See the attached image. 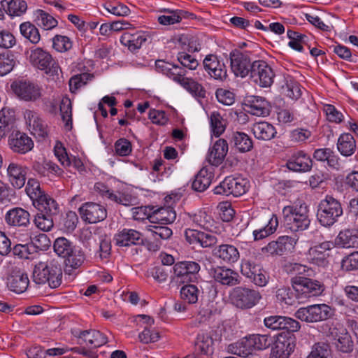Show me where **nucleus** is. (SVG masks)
<instances>
[{
  "mask_svg": "<svg viewBox=\"0 0 358 358\" xmlns=\"http://www.w3.org/2000/svg\"><path fill=\"white\" fill-rule=\"evenodd\" d=\"M27 59L29 63L35 68L43 71L50 76L58 75L60 67L50 52L42 48H31Z\"/></svg>",
  "mask_w": 358,
  "mask_h": 358,
  "instance_id": "39448f33",
  "label": "nucleus"
},
{
  "mask_svg": "<svg viewBox=\"0 0 358 358\" xmlns=\"http://www.w3.org/2000/svg\"><path fill=\"white\" fill-rule=\"evenodd\" d=\"M213 276L217 282L229 287L236 286L241 283L239 274L224 266H218L213 271Z\"/></svg>",
  "mask_w": 358,
  "mask_h": 358,
  "instance_id": "cd10ccee",
  "label": "nucleus"
},
{
  "mask_svg": "<svg viewBox=\"0 0 358 358\" xmlns=\"http://www.w3.org/2000/svg\"><path fill=\"white\" fill-rule=\"evenodd\" d=\"M147 229L156 240H167L173 234L172 230L166 224H156L148 225Z\"/></svg>",
  "mask_w": 358,
  "mask_h": 358,
  "instance_id": "864d4df0",
  "label": "nucleus"
},
{
  "mask_svg": "<svg viewBox=\"0 0 358 358\" xmlns=\"http://www.w3.org/2000/svg\"><path fill=\"white\" fill-rule=\"evenodd\" d=\"M15 121L13 110L3 108L0 110V140L13 128Z\"/></svg>",
  "mask_w": 358,
  "mask_h": 358,
  "instance_id": "ea45409f",
  "label": "nucleus"
},
{
  "mask_svg": "<svg viewBox=\"0 0 358 358\" xmlns=\"http://www.w3.org/2000/svg\"><path fill=\"white\" fill-rule=\"evenodd\" d=\"M52 47L57 52H63L72 48V42L70 38L66 36L56 35L52 38Z\"/></svg>",
  "mask_w": 358,
  "mask_h": 358,
  "instance_id": "0e129e2a",
  "label": "nucleus"
},
{
  "mask_svg": "<svg viewBox=\"0 0 358 358\" xmlns=\"http://www.w3.org/2000/svg\"><path fill=\"white\" fill-rule=\"evenodd\" d=\"M214 257L220 259L224 262L231 264L238 261L240 255L238 249L229 244H222L213 250Z\"/></svg>",
  "mask_w": 358,
  "mask_h": 358,
  "instance_id": "2f4dec72",
  "label": "nucleus"
},
{
  "mask_svg": "<svg viewBox=\"0 0 358 358\" xmlns=\"http://www.w3.org/2000/svg\"><path fill=\"white\" fill-rule=\"evenodd\" d=\"M262 267L250 259H243L241 264V273L250 280L256 276V273L261 271Z\"/></svg>",
  "mask_w": 358,
  "mask_h": 358,
  "instance_id": "4d7b16f0",
  "label": "nucleus"
},
{
  "mask_svg": "<svg viewBox=\"0 0 358 358\" xmlns=\"http://www.w3.org/2000/svg\"><path fill=\"white\" fill-rule=\"evenodd\" d=\"M341 268L345 271L358 270V251L350 254L342 259Z\"/></svg>",
  "mask_w": 358,
  "mask_h": 358,
  "instance_id": "338daca9",
  "label": "nucleus"
},
{
  "mask_svg": "<svg viewBox=\"0 0 358 358\" xmlns=\"http://www.w3.org/2000/svg\"><path fill=\"white\" fill-rule=\"evenodd\" d=\"M230 299L236 307L241 309H250L259 303L262 295L259 291L254 289L236 287L233 289Z\"/></svg>",
  "mask_w": 358,
  "mask_h": 358,
  "instance_id": "1a4fd4ad",
  "label": "nucleus"
},
{
  "mask_svg": "<svg viewBox=\"0 0 358 358\" xmlns=\"http://www.w3.org/2000/svg\"><path fill=\"white\" fill-rule=\"evenodd\" d=\"M333 315L332 308L327 304L320 303L299 308L294 316L302 322L315 323L327 320Z\"/></svg>",
  "mask_w": 358,
  "mask_h": 358,
  "instance_id": "423d86ee",
  "label": "nucleus"
},
{
  "mask_svg": "<svg viewBox=\"0 0 358 358\" xmlns=\"http://www.w3.org/2000/svg\"><path fill=\"white\" fill-rule=\"evenodd\" d=\"M343 209L341 201L331 195H326L318 203L316 217L320 224L330 228L343 215Z\"/></svg>",
  "mask_w": 358,
  "mask_h": 358,
  "instance_id": "7ed1b4c3",
  "label": "nucleus"
},
{
  "mask_svg": "<svg viewBox=\"0 0 358 358\" xmlns=\"http://www.w3.org/2000/svg\"><path fill=\"white\" fill-rule=\"evenodd\" d=\"M278 226V218L275 215H273L265 227L253 231L254 239L255 241L262 240L273 234L276 231Z\"/></svg>",
  "mask_w": 358,
  "mask_h": 358,
  "instance_id": "de8ad7c7",
  "label": "nucleus"
},
{
  "mask_svg": "<svg viewBox=\"0 0 358 358\" xmlns=\"http://www.w3.org/2000/svg\"><path fill=\"white\" fill-rule=\"evenodd\" d=\"M8 146L15 153L26 154L34 148V142L25 133L13 131L8 137Z\"/></svg>",
  "mask_w": 358,
  "mask_h": 358,
  "instance_id": "aec40b11",
  "label": "nucleus"
},
{
  "mask_svg": "<svg viewBox=\"0 0 358 358\" xmlns=\"http://www.w3.org/2000/svg\"><path fill=\"white\" fill-rule=\"evenodd\" d=\"M177 59L184 69L194 70L199 66L198 61L185 52H179L177 55Z\"/></svg>",
  "mask_w": 358,
  "mask_h": 358,
  "instance_id": "e2e57ef3",
  "label": "nucleus"
},
{
  "mask_svg": "<svg viewBox=\"0 0 358 358\" xmlns=\"http://www.w3.org/2000/svg\"><path fill=\"white\" fill-rule=\"evenodd\" d=\"M288 169L295 172H308L313 166V160L304 151L294 152L286 163Z\"/></svg>",
  "mask_w": 358,
  "mask_h": 358,
  "instance_id": "4be33fe9",
  "label": "nucleus"
},
{
  "mask_svg": "<svg viewBox=\"0 0 358 358\" xmlns=\"http://www.w3.org/2000/svg\"><path fill=\"white\" fill-rule=\"evenodd\" d=\"M113 240L115 245L120 247H129L143 243L142 234L132 229H123L119 231L114 236Z\"/></svg>",
  "mask_w": 358,
  "mask_h": 358,
  "instance_id": "bb28decb",
  "label": "nucleus"
},
{
  "mask_svg": "<svg viewBox=\"0 0 358 358\" xmlns=\"http://www.w3.org/2000/svg\"><path fill=\"white\" fill-rule=\"evenodd\" d=\"M34 206L38 210V212L50 215L57 216L59 211L58 203L48 194L43 196L39 201H35Z\"/></svg>",
  "mask_w": 358,
  "mask_h": 358,
  "instance_id": "58836bf2",
  "label": "nucleus"
},
{
  "mask_svg": "<svg viewBox=\"0 0 358 358\" xmlns=\"http://www.w3.org/2000/svg\"><path fill=\"white\" fill-rule=\"evenodd\" d=\"M275 296L278 300L289 306L295 304L297 299H300L299 296L295 291L293 292L290 287L285 286L278 288Z\"/></svg>",
  "mask_w": 358,
  "mask_h": 358,
  "instance_id": "8fccbe9b",
  "label": "nucleus"
},
{
  "mask_svg": "<svg viewBox=\"0 0 358 358\" xmlns=\"http://www.w3.org/2000/svg\"><path fill=\"white\" fill-rule=\"evenodd\" d=\"M32 280L37 285L48 283L51 288H57L62 283V271L55 259L40 261L33 270Z\"/></svg>",
  "mask_w": 358,
  "mask_h": 358,
  "instance_id": "f03ea898",
  "label": "nucleus"
},
{
  "mask_svg": "<svg viewBox=\"0 0 358 358\" xmlns=\"http://www.w3.org/2000/svg\"><path fill=\"white\" fill-rule=\"evenodd\" d=\"M253 350H262L268 348L273 342L268 335L253 334L249 336Z\"/></svg>",
  "mask_w": 358,
  "mask_h": 358,
  "instance_id": "6e6d98bb",
  "label": "nucleus"
},
{
  "mask_svg": "<svg viewBox=\"0 0 358 358\" xmlns=\"http://www.w3.org/2000/svg\"><path fill=\"white\" fill-rule=\"evenodd\" d=\"M294 348L293 338L279 334L273 343L270 358H289Z\"/></svg>",
  "mask_w": 358,
  "mask_h": 358,
  "instance_id": "6ab92c4d",
  "label": "nucleus"
},
{
  "mask_svg": "<svg viewBox=\"0 0 358 358\" xmlns=\"http://www.w3.org/2000/svg\"><path fill=\"white\" fill-rule=\"evenodd\" d=\"M194 345L195 351L200 355H210L213 353V340L207 333H199Z\"/></svg>",
  "mask_w": 358,
  "mask_h": 358,
  "instance_id": "c9c22d12",
  "label": "nucleus"
},
{
  "mask_svg": "<svg viewBox=\"0 0 358 358\" xmlns=\"http://www.w3.org/2000/svg\"><path fill=\"white\" fill-rule=\"evenodd\" d=\"M173 280L178 285L197 281L201 266L193 261L179 262L173 266Z\"/></svg>",
  "mask_w": 358,
  "mask_h": 358,
  "instance_id": "6e6552de",
  "label": "nucleus"
},
{
  "mask_svg": "<svg viewBox=\"0 0 358 358\" xmlns=\"http://www.w3.org/2000/svg\"><path fill=\"white\" fill-rule=\"evenodd\" d=\"M20 34L32 44H37L41 40V35L36 27L29 22H25L20 26Z\"/></svg>",
  "mask_w": 358,
  "mask_h": 358,
  "instance_id": "37998d69",
  "label": "nucleus"
},
{
  "mask_svg": "<svg viewBox=\"0 0 358 358\" xmlns=\"http://www.w3.org/2000/svg\"><path fill=\"white\" fill-rule=\"evenodd\" d=\"M331 356L329 345L324 343H318L314 345L313 350L307 358H329Z\"/></svg>",
  "mask_w": 358,
  "mask_h": 358,
  "instance_id": "69168bd1",
  "label": "nucleus"
},
{
  "mask_svg": "<svg viewBox=\"0 0 358 358\" xmlns=\"http://www.w3.org/2000/svg\"><path fill=\"white\" fill-rule=\"evenodd\" d=\"M275 74L271 67L263 60L253 62L250 78L262 87H270L273 83Z\"/></svg>",
  "mask_w": 358,
  "mask_h": 358,
  "instance_id": "ddd939ff",
  "label": "nucleus"
},
{
  "mask_svg": "<svg viewBox=\"0 0 358 358\" xmlns=\"http://www.w3.org/2000/svg\"><path fill=\"white\" fill-rule=\"evenodd\" d=\"M55 252L64 259L67 266L73 268L80 267L85 259L84 252L64 237L57 238L53 243Z\"/></svg>",
  "mask_w": 358,
  "mask_h": 358,
  "instance_id": "20e7f679",
  "label": "nucleus"
},
{
  "mask_svg": "<svg viewBox=\"0 0 358 358\" xmlns=\"http://www.w3.org/2000/svg\"><path fill=\"white\" fill-rule=\"evenodd\" d=\"M4 2L7 4L5 10L10 16H20L27 9V4L24 0H4L3 3Z\"/></svg>",
  "mask_w": 358,
  "mask_h": 358,
  "instance_id": "3c124183",
  "label": "nucleus"
},
{
  "mask_svg": "<svg viewBox=\"0 0 358 358\" xmlns=\"http://www.w3.org/2000/svg\"><path fill=\"white\" fill-rule=\"evenodd\" d=\"M204 69L213 78L224 80L227 77L226 66L222 59L215 55H206L203 61Z\"/></svg>",
  "mask_w": 358,
  "mask_h": 358,
  "instance_id": "dca6fc26",
  "label": "nucleus"
},
{
  "mask_svg": "<svg viewBox=\"0 0 358 358\" xmlns=\"http://www.w3.org/2000/svg\"><path fill=\"white\" fill-rule=\"evenodd\" d=\"M180 288V294L181 299L188 304H194L199 300L201 290L199 287L191 283L182 284Z\"/></svg>",
  "mask_w": 358,
  "mask_h": 358,
  "instance_id": "79ce46f5",
  "label": "nucleus"
},
{
  "mask_svg": "<svg viewBox=\"0 0 358 358\" xmlns=\"http://www.w3.org/2000/svg\"><path fill=\"white\" fill-rule=\"evenodd\" d=\"M15 57L10 52L0 54V76L10 73L15 66Z\"/></svg>",
  "mask_w": 358,
  "mask_h": 358,
  "instance_id": "680f3d73",
  "label": "nucleus"
},
{
  "mask_svg": "<svg viewBox=\"0 0 358 358\" xmlns=\"http://www.w3.org/2000/svg\"><path fill=\"white\" fill-rule=\"evenodd\" d=\"M60 113L65 127L70 130L72 128V103L68 97H64L59 106Z\"/></svg>",
  "mask_w": 358,
  "mask_h": 358,
  "instance_id": "603ef678",
  "label": "nucleus"
},
{
  "mask_svg": "<svg viewBox=\"0 0 358 358\" xmlns=\"http://www.w3.org/2000/svg\"><path fill=\"white\" fill-rule=\"evenodd\" d=\"M27 122L31 128L32 134L39 138H44L48 135V128L45 122L42 120L37 113L27 110L24 113Z\"/></svg>",
  "mask_w": 358,
  "mask_h": 358,
  "instance_id": "c756f323",
  "label": "nucleus"
},
{
  "mask_svg": "<svg viewBox=\"0 0 358 358\" xmlns=\"http://www.w3.org/2000/svg\"><path fill=\"white\" fill-rule=\"evenodd\" d=\"M247 111L256 116H267L271 112V105L264 98L258 96H249L245 99Z\"/></svg>",
  "mask_w": 358,
  "mask_h": 358,
  "instance_id": "a878e982",
  "label": "nucleus"
},
{
  "mask_svg": "<svg viewBox=\"0 0 358 358\" xmlns=\"http://www.w3.org/2000/svg\"><path fill=\"white\" fill-rule=\"evenodd\" d=\"M9 180L16 189L22 188L27 179V168L19 164L11 162L7 169Z\"/></svg>",
  "mask_w": 358,
  "mask_h": 358,
  "instance_id": "7c9ffc66",
  "label": "nucleus"
},
{
  "mask_svg": "<svg viewBox=\"0 0 358 358\" xmlns=\"http://www.w3.org/2000/svg\"><path fill=\"white\" fill-rule=\"evenodd\" d=\"M176 218V213L171 207L160 208L155 210L150 217V220L153 224H168L173 223Z\"/></svg>",
  "mask_w": 358,
  "mask_h": 358,
  "instance_id": "72a5a7b5",
  "label": "nucleus"
},
{
  "mask_svg": "<svg viewBox=\"0 0 358 358\" xmlns=\"http://www.w3.org/2000/svg\"><path fill=\"white\" fill-rule=\"evenodd\" d=\"M77 337L78 344L85 345L89 348H97L108 342L107 337L95 329L81 331Z\"/></svg>",
  "mask_w": 358,
  "mask_h": 358,
  "instance_id": "5701e85b",
  "label": "nucleus"
},
{
  "mask_svg": "<svg viewBox=\"0 0 358 358\" xmlns=\"http://www.w3.org/2000/svg\"><path fill=\"white\" fill-rule=\"evenodd\" d=\"M231 69L237 77L245 78L251 74L253 62L247 51L234 50L230 53Z\"/></svg>",
  "mask_w": 358,
  "mask_h": 358,
  "instance_id": "9b49d317",
  "label": "nucleus"
},
{
  "mask_svg": "<svg viewBox=\"0 0 358 358\" xmlns=\"http://www.w3.org/2000/svg\"><path fill=\"white\" fill-rule=\"evenodd\" d=\"M247 184L248 182L243 178L227 176L219 185L215 187L214 193L238 197L246 192L248 189Z\"/></svg>",
  "mask_w": 358,
  "mask_h": 358,
  "instance_id": "9d476101",
  "label": "nucleus"
},
{
  "mask_svg": "<svg viewBox=\"0 0 358 358\" xmlns=\"http://www.w3.org/2000/svg\"><path fill=\"white\" fill-rule=\"evenodd\" d=\"M288 78H289L286 80L285 85L282 87L283 92L287 96L292 99H297L301 95L300 85L291 77Z\"/></svg>",
  "mask_w": 358,
  "mask_h": 358,
  "instance_id": "bf43d9fd",
  "label": "nucleus"
},
{
  "mask_svg": "<svg viewBox=\"0 0 358 358\" xmlns=\"http://www.w3.org/2000/svg\"><path fill=\"white\" fill-rule=\"evenodd\" d=\"M48 213L38 212L34 215V223L36 227L43 231H50L54 226V217Z\"/></svg>",
  "mask_w": 358,
  "mask_h": 358,
  "instance_id": "09e8293b",
  "label": "nucleus"
},
{
  "mask_svg": "<svg viewBox=\"0 0 358 358\" xmlns=\"http://www.w3.org/2000/svg\"><path fill=\"white\" fill-rule=\"evenodd\" d=\"M146 39V36L143 32L135 34L125 32L122 35L120 42L122 45L127 46L129 50L134 52L139 49Z\"/></svg>",
  "mask_w": 358,
  "mask_h": 358,
  "instance_id": "e433bc0d",
  "label": "nucleus"
},
{
  "mask_svg": "<svg viewBox=\"0 0 358 358\" xmlns=\"http://www.w3.org/2000/svg\"><path fill=\"white\" fill-rule=\"evenodd\" d=\"M93 77V75L89 73H83L73 76L69 80L71 92L76 93L78 89L86 85L88 80H91Z\"/></svg>",
  "mask_w": 358,
  "mask_h": 358,
  "instance_id": "052dcab7",
  "label": "nucleus"
},
{
  "mask_svg": "<svg viewBox=\"0 0 358 358\" xmlns=\"http://www.w3.org/2000/svg\"><path fill=\"white\" fill-rule=\"evenodd\" d=\"M78 211L83 220L90 224L103 221L107 217L106 207L97 203H83Z\"/></svg>",
  "mask_w": 358,
  "mask_h": 358,
  "instance_id": "4468645a",
  "label": "nucleus"
},
{
  "mask_svg": "<svg viewBox=\"0 0 358 358\" xmlns=\"http://www.w3.org/2000/svg\"><path fill=\"white\" fill-rule=\"evenodd\" d=\"M282 215L287 228L293 232L306 230L310 224L308 206L303 201L297 200L285 206Z\"/></svg>",
  "mask_w": 358,
  "mask_h": 358,
  "instance_id": "f257e3e1",
  "label": "nucleus"
},
{
  "mask_svg": "<svg viewBox=\"0 0 358 358\" xmlns=\"http://www.w3.org/2000/svg\"><path fill=\"white\" fill-rule=\"evenodd\" d=\"M11 87L19 98L27 101H34L41 96L40 87L29 81L13 83Z\"/></svg>",
  "mask_w": 358,
  "mask_h": 358,
  "instance_id": "f3484780",
  "label": "nucleus"
},
{
  "mask_svg": "<svg viewBox=\"0 0 358 358\" xmlns=\"http://www.w3.org/2000/svg\"><path fill=\"white\" fill-rule=\"evenodd\" d=\"M230 143L240 152H249L253 148L251 138L242 131H233L230 137Z\"/></svg>",
  "mask_w": 358,
  "mask_h": 358,
  "instance_id": "473e14b6",
  "label": "nucleus"
},
{
  "mask_svg": "<svg viewBox=\"0 0 358 358\" xmlns=\"http://www.w3.org/2000/svg\"><path fill=\"white\" fill-rule=\"evenodd\" d=\"M329 336L338 351L343 353L352 352L354 343L351 336L346 329L333 328L331 329Z\"/></svg>",
  "mask_w": 358,
  "mask_h": 358,
  "instance_id": "412c9836",
  "label": "nucleus"
},
{
  "mask_svg": "<svg viewBox=\"0 0 358 358\" xmlns=\"http://www.w3.org/2000/svg\"><path fill=\"white\" fill-rule=\"evenodd\" d=\"M34 15L37 24L43 27L44 29H52L57 27L58 24L57 20L54 17L41 9L36 10Z\"/></svg>",
  "mask_w": 358,
  "mask_h": 358,
  "instance_id": "c03bdc74",
  "label": "nucleus"
},
{
  "mask_svg": "<svg viewBox=\"0 0 358 358\" xmlns=\"http://www.w3.org/2000/svg\"><path fill=\"white\" fill-rule=\"evenodd\" d=\"M334 244L331 241H324L319 245L310 248L308 251L310 262L320 267H326L329 264L328 252L334 248Z\"/></svg>",
  "mask_w": 358,
  "mask_h": 358,
  "instance_id": "a211bd4d",
  "label": "nucleus"
},
{
  "mask_svg": "<svg viewBox=\"0 0 358 358\" xmlns=\"http://www.w3.org/2000/svg\"><path fill=\"white\" fill-rule=\"evenodd\" d=\"M213 176L206 169H201L195 176L192 187L194 191L204 192L210 185Z\"/></svg>",
  "mask_w": 358,
  "mask_h": 358,
  "instance_id": "a19ab883",
  "label": "nucleus"
},
{
  "mask_svg": "<svg viewBox=\"0 0 358 358\" xmlns=\"http://www.w3.org/2000/svg\"><path fill=\"white\" fill-rule=\"evenodd\" d=\"M29 285L28 275L17 267L13 268L6 278L8 289L16 294L24 292Z\"/></svg>",
  "mask_w": 358,
  "mask_h": 358,
  "instance_id": "2eb2a0df",
  "label": "nucleus"
},
{
  "mask_svg": "<svg viewBox=\"0 0 358 358\" xmlns=\"http://www.w3.org/2000/svg\"><path fill=\"white\" fill-rule=\"evenodd\" d=\"M179 84L194 96L199 98L206 96V90L203 87L192 78H187L185 76Z\"/></svg>",
  "mask_w": 358,
  "mask_h": 358,
  "instance_id": "a18cd8bd",
  "label": "nucleus"
},
{
  "mask_svg": "<svg viewBox=\"0 0 358 358\" xmlns=\"http://www.w3.org/2000/svg\"><path fill=\"white\" fill-rule=\"evenodd\" d=\"M228 149L227 141L224 138L218 139L210 148L207 155V161L210 164L218 166L223 162L228 152Z\"/></svg>",
  "mask_w": 358,
  "mask_h": 358,
  "instance_id": "c85d7f7f",
  "label": "nucleus"
},
{
  "mask_svg": "<svg viewBox=\"0 0 358 358\" xmlns=\"http://www.w3.org/2000/svg\"><path fill=\"white\" fill-rule=\"evenodd\" d=\"M185 237L189 244H199L202 248L212 247L217 243V238L214 234L195 229H187Z\"/></svg>",
  "mask_w": 358,
  "mask_h": 358,
  "instance_id": "b1692460",
  "label": "nucleus"
},
{
  "mask_svg": "<svg viewBox=\"0 0 358 358\" xmlns=\"http://www.w3.org/2000/svg\"><path fill=\"white\" fill-rule=\"evenodd\" d=\"M357 238L355 231L351 229L343 230L340 231L337 236L338 243L342 245L343 248L354 247L357 242Z\"/></svg>",
  "mask_w": 358,
  "mask_h": 358,
  "instance_id": "13d9d810",
  "label": "nucleus"
},
{
  "mask_svg": "<svg viewBox=\"0 0 358 358\" xmlns=\"http://www.w3.org/2000/svg\"><path fill=\"white\" fill-rule=\"evenodd\" d=\"M337 148L342 155L351 156L356 150V142L353 136L349 133L341 134L337 141Z\"/></svg>",
  "mask_w": 358,
  "mask_h": 358,
  "instance_id": "4c0bfd02",
  "label": "nucleus"
},
{
  "mask_svg": "<svg viewBox=\"0 0 358 358\" xmlns=\"http://www.w3.org/2000/svg\"><path fill=\"white\" fill-rule=\"evenodd\" d=\"M296 240L289 236H279L276 241L269 242L265 247L262 248L263 253L271 256L287 255L294 251Z\"/></svg>",
  "mask_w": 358,
  "mask_h": 358,
  "instance_id": "f8f14e48",
  "label": "nucleus"
},
{
  "mask_svg": "<svg viewBox=\"0 0 358 358\" xmlns=\"http://www.w3.org/2000/svg\"><path fill=\"white\" fill-rule=\"evenodd\" d=\"M252 131L255 136L259 140L269 141L275 136V128L266 122H259L253 124Z\"/></svg>",
  "mask_w": 358,
  "mask_h": 358,
  "instance_id": "f704fd0d",
  "label": "nucleus"
},
{
  "mask_svg": "<svg viewBox=\"0 0 358 358\" xmlns=\"http://www.w3.org/2000/svg\"><path fill=\"white\" fill-rule=\"evenodd\" d=\"M106 198L118 204H121L125 206H130L132 205V197L130 194H124L120 192H113V191L110 190Z\"/></svg>",
  "mask_w": 358,
  "mask_h": 358,
  "instance_id": "774afa93",
  "label": "nucleus"
},
{
  "mask_svg": "<svg viewBox=\"0 0 358 358\" xmlns=\"http://www.w3.org/2000/svg\"><path fill=\"white\" fill-rule=\"evenodd\" d=\"M5 222L10 227L26 228L31 224L30 213L22 208L15 207L6 212Z\"/></svg>",
  "mask_w": 358,
  "mask_h": 358,
  "instance_id": "393cba45",
  "label": "nucleus"
},
{
  "mask_svg": "<svg viewBox=\"0 0 358 358\" xmlns=\"http://www.w3.org/2000/svg\"><path fill=\"white\" fill-rule=\"evenodd\" d=\"M291 284L300 299L320 296L324 290L321 282L304 276L292 278Z\"/></svg>",
  "mask_w": 358,
  "mask_h": 358,
  "instance_id": "0eeeda50",
  "label": "nucleus"
},
{
  "mask_svg": "<svg viewBox=\"0 0 358 358\" xmlns=\"http://www.w3.org/2000/svg\"><path fill=\"white\" fill-rule=\"evenodd\" d=\"M25 191L32 201L33 205L35 201H39L43 196L47 194L41 189L40 182L34 178H29L28 180Z\"/></svg>",
  "mask_w": 358,
  "mask_h": 358,
  "instance_id": "49530a36",
  "label": "nucleus"
},
{
  "mask_svg": "<svg viewBox=\"0 0 358 358\" xmlns=\"http://www.w3.org/2000/svg\"><path fill=\"white\" fill-rule=\"evenodd\" d=\"M211 131L215 136H220L226 129V121L218 112H213L210 116Z\"/></svg>",
  "mask_w": 358,
  "mask_h": 358,
  "instance_id": "5fc2aeb1",
  "label": "nucleus"
}]
</instances>
